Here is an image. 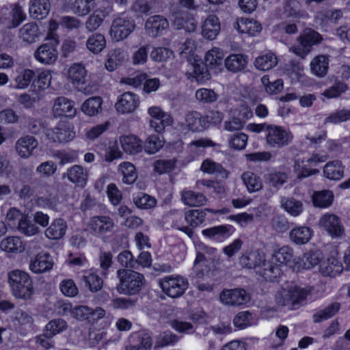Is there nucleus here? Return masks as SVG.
I'll list each match as a JSON object with an SVG mask.
<instances>
[{"instance_id": "7c9ffc66", "label": "nucleus", "mask_w": 350, "mask_h": 350, "mask_svg": "<svg viewBox=\"0 0 350 350\" xmlns=\"http://www.w3.org/2000/svg\"><path fill=\"white\" fill-rule=\"evenodd\" d=\"M0 248L7 253L17 254L25 250V244L20 237L12 236L8 237L1 241Z\"/></svg>"}, {"instance_id": "c85d7f7f", "label": "nucleus", "mask_w": 350, "mask_h": 350, "mask_svg": "<svg viewBox=\"0 0 350 350\" xmlns=\"http://www.w3.org/2000/svg\"><path fill=\"white\" fill-rule=\"evenodd\" d=\"M185 124L193 132H201L206 129L204 116L198 111H190L186 115Z\"/></svg>"}, {"instance_id": "a18cd8bd", "label": "nucleus", "mask_w": 350, "mask_h": 350, "mask_svg": "<svg viewBox=\"0 0 350 350\" xmlns=\"http://www.w3.org/2000/svg\"><path fill=\"white\" fill-rule=\"evenodd\" d=\"M200 169L205 173L219 175L224 178L228 176V171L226 170L221 164L208 159L202 162Z\"/></svg>"}, {"instance_id": "a19ab883", "label": "nucleus", "mask_w": 350, "mask_h": 350, "mask_svg": "<svg viewBox=\"0 0 350 350\" xmlns=\"http://www.w3.org/2000/svg\"><path fill=\"white\" fill-rule=\"evenodd\" d=\"M323 173L328 179L340 180L343 176L344 166L338 160L330 161L325 165Z\"/></svg>"}, {"instance_id": "473e14b6", "label": "nucleus", "mask_w": 350, "mask_h": 350, "mask_svg": "<svg viewBox=\"0 0 350 350\" xmlns=\"http://www.w3.org/2000/svg\"><path fill=\"white\" fill-rule=\"evenodd\" d=\"M313 231L307 226H299L294 228L290 231V239L297 245L307 243L312 236Z\"/></svg>"}, {"instance_id": "4be33fe9", "label": "nucleus", "mask_w": 350, "mask_h": 350, "mask_svg": "<svg viewBox=\"0 0 350 350\" xmlns=\"http://www.w3.org/2000/svg\"><path fill=\"white\" fill-rule=\"evenodd\" d=\"M202 35L208 40L216 38L221 30L219 20L215 15H209L202 25Z\"/></svg>"}, {"instance_id": "3c124183", "label": "nucleus", "mask_w": 350, "mask_h": 350, "mask_svg": "<svg viewBox=\"0 0 350 350\" xmlns=\"http://www.w3.org/2000/svg\"><path fill=\"white\" fill-rule=\"evenodd\" d=\"M340 308V304L339 303H333L323 310H321L314 314L312 317L313 321L314 323H321L325 321L334 316L339 311Z\"/></svg>"}, {"instance_id": "338daca9", "label": "nucleus", "mask_w": 350, "mask_h": 350, "mask_svg": "<svg viewBox=\"0 0 350 350\" xmlns=\"http://www.w3.org/2000/svg\"><path fill=\"white\" fill-rule=\"evenodd\" d=\"M273 259L277 262H289L293 257V249L288 246H284L273 254Z\"/></svg>"}, {"instance_id": "680f3d73", "label": "nucleus", "mask_w": 350, "mask_h": 350, "mask_svg": "<svg viewBox=\"0 0 350 350\" xmlns=\"http://www.w3.org/2000/svg\"><path fill=\"white\" fill-rule=\"evenodd\" d=\"M287 178L288 176L286 173L275 172L268 174L266 180L270 187L278 190L286 182Z\"/></svg>"}, {"instance_id": "cd10ccee", "label": "nucleus", "mask_w": 350, "mask_h": 350, "mask_svg": "<svg viewBox=\"0 0 350 350\" xmlns=\"http://www.w3.org/2000/svg\"><path fill=\"white\" fill-rule=\"evenodd\" d=\"M51 3L49 0H30L29 13L36 19L41 20L49 13Z\"/></svg>"}, {"instance_id": "0e129e2a", "label": "nucleus", "mask_w": 350, "mask_h": 350, "mask_svg": "<svg viewBox=\"0 0 350 350\" xmlns=\"http://www.w3.org/2000/svg\"><path fill=\"white\" fill-rule=\"evenodd\" d=\"M321 40V35L314 31H310L309 32L299 36V42L302 46L310 51L312 46L320 42Z\"/></svg>"}, {"instance_id": "7ed1b4c3", "label": "nucleus", "mask_w": 350, "mask_h": 350, "mask_svg": "<svg viewBox=\"0 0 350 350\" xmlns=\"http://www.w3.org/2000/svg\"><path fill=\"white\" fill-rule=\"evenodd\" d=\"M294 139L293 133L281 126L271 124L265 134L267 144L272 148H282L290 145Z\"/></svg>"}, {"instance_id": "f03ea898", "label": "nucleus", "mask_w": 350, "mask_h": 350, "mask_svg": "<svg viewBox=\"0 0 350 350\" xmlns=\"http://www.w3.org/2000/svg\"><path fill=\"white\" fill-rule=\"evenodd\" d=\"M8 283L15 297L28 299L31 297L33 292L32 281L27 273L20 270L10 272Z\"/></svg>"}, {"instance_id": "4468645a", "label": "nucleus", "mask_w": 350, "mask_h": 350, "mask_svg": "<svg viewBox=\"0 0 350 350\" xmlns=\"http://www.w3.org/2000/svg\"><path fill=\"white\" fill-rule=\"evenodd\" d=\"M139 104V97L133 92H126L118 97L115 107L119 113L125 114L133 112Z\"/></svg>"}, {"instance_id": "5701e85b", "label": "nucleus", "mask_w": 350, "mask_h": 350, "mask_svg": "<svg viewBox=\"0 0 350 350\" xmlns=\"http://www.w3.org/2000/svg\"><path fill=\"white\" fill-rule=\"evenodd\" d=\"M67 75L70 82L77 88L87 82V70L82 64H72L68 70Z\"/></svg>"}, {"instance_id": "f3484780", "label": "nucleus", "mask_w": 350, "mask_h": 350, "mask_svg": "<svg viewBox=\"0 0 350 350\" xmlns=\"http://www.w3.org/2000/svg\"><path fill=\"white\" fill-rule=\"evenodd\" d=\"M250 269L261 275L267 281L273 282L281 275V268L279 264H250Z\"/></svg>"}, {"instance_id": "a878e982", "label": "nucleus", "mask_w": 350, "mask_h": 350, "mask_svg": "<svg viewBox=\"0 0 350 350\" xmlns=\"http://www.w3.org/2000/svg\"><path fill=\"white\" fill-rule=\"evenodd\" d=\"M174 17V25L176 29H184L187 32L196 31L198 23L193 16L186 12H175Z\"/></svg>"}, {"instance_id": "72a5a7b5", "label": "nucleus", "mask_w": 350, "mask_h": 350, "mask_svg": "<svg viewBox=\"0 0 350 350\" xmlns=\"http://www.w3.org/2000/svg\"><path fill=\"white\" fill-rule=\"evenodd\" d=\"M66 229V222L62 219H57L46 230L45 235L49 239L58 240L64 236Z\"/></svg>"}, {"instance_id": "37998d69", "label": "nucleus", "mask_w": 350, "mask_h": 350, "mask_svg": "<svg viewBox=\"0 0 350 350\" xmlns=\"http://www.w3.org/2000/svg\"><path fill=\"white\" fill-rule=\"evenodd\" d=\"M304 265H307V264H304ZM308 265L304 269H310L314 266H318L319 272L323 276L335 277L343 270L342 264H308Z\"/></svg>"}, {"instance_id": "58836bf2", "label": "nucleus", "mask_w": 350, "mask_h": 350, "mask_svg": "<svg viewBox=\"0 0 350 350\" xmlns=\"http://www.w3.org/2000/svg\"><path fill=\"white\" fill-rule=\"evenodd\" d=\"M19 36L27 43L35 42L39 37V28L34 23H27L20 29Z\"/></svg>"}, {"instance_id": "0eeeda50", "label": "nucleus", "mask_w": 350, "mask_h": 350, "mask_svg": "<svg viewBox=\"0 0 350 350\" xmlns=\"http://www.w3.org/2000/svg\"><path fill=\"white\" fill-rule=\"evenodd\" d=\"M46 138L53 143H66L75 137L72 126L66 122H59L53 128L45 130Z\"/></svg>"}, {"instance_id": "c756f323", "label": "nucleus", "mask_w": 350, "mask_h": 350, "mask_svg": "<svg viewBox=\"0 0 350 350\" xmlns=\"http://www.w3.org/2000/svg\"><path fill=\"white\" fill-rule=\"evenodd\" d=\"M247 58L242 54H232L226 57L225 66L232 72H238L244 70L247 65Z\"/></svg>"}, {"instance_id": "393cba45", "label": "nucleus", "mask_w": 350, "mask_h": 350, "mask_svg": "<svg viewBox=\"0 0 350 350\" xmlns=\"http://www.w3.org/2000/svg\"><path fill=\"white\" fill-rule=\"evenodd\" d=\"M233 27L239 32L247 33L250 36H255L259 33L262 27L261 25L252 18H239L233 24Z\"/></svg>"}, {"instance_id": "6ab92c4d", "label": "nucleus", "mask_w": 350, "mask_h": 350, "mask_svg": "<svg viewBox=\"0 0 350 350\" xmlns=\"http://www.w3.org/2000/svg\"><path fill=\"white\" fill-rule=\"evenodd\" d=\"M121 147L125 153L134 155L144 150V142L135 135L122 136L120 138Z\"/></svg>"}, {"instance_id": "bf43d9fd", "label": "nucleus", "mask_w": 350, "mask_h": 350, "mask_svg": "<svg viewBox=\"0 0 350 350\" xmlns=\"http://www.w3.org/2000/svg\"><path fill=\"white\" fill-rule=\"evenodd\" d=\"M133 202L139 208L149 209L156 206L157 201L148 194L139 193L133 196Z\"/></svg>"}, {"instance_id": "423d86ee", "label": "nucleus", "mask_w": 350, "mask_h": 350, "mask_svg": "<svg viewBox=\"0 0 350 350\" xmlns=\"http://www.w3.org/2000/svg\"><path fill=\"white\" fill-rule=\"evenodd\" d=\"M135 24L133 20L124 16L116 18L111 25L109 34L115 42L126 39L133 31Z\"/></svg>"}, {"instance_id": "9b49d317", "label": "nucleus", "mask_w": 350, "mask_h": 350, "mask_svg": "<svg viewBox=\"0 0 350 350\" xmlns=\"http://www.w3.org/2000/svg\"><path fill=\"white\" fill-rule=\"evenodd\" d=\"M222 304L228 306H240L250 299V295L242 288L224 290L219 295Z\"/></svg>"}, {"instance_id": "49530a36", "label": "nucleus", "mask_w": 350, "mask_h": 350, "mask_svg": "<svg viewBox=\"0 0 350 350\" xmlns=\"http://www.w3.org/2000/svg\"><path fill=\"white\" fill-rule=\"evenodd\" d=\"M102 98L99 96H94L87 99L81 106V110L89 116L98 114L102 109Z\"/></svg>"}, {"instance_id": "13d9d810", "label": "nucleus", "mask_w": 350, "mask_h": 350, "mask_svg": "<svg viewBox=\"0 0 350 350\" xmlns=\"http://www.w3.org/2000/svg\"><path fill=\"white\" fill-rule=\"evenodd\" d=\"M350 120V109H341L331 113L324 120V124H340Z\"/></svg>"}, {"instance_id": "aec40b11", "label": "nucleus", "mask_w": 350, "mask_h": 350, "mask_svg": "<svg viewBox=\"0 0 350 350\" xmlns=\"http://www.w3.org/2000/svg\"><path fill=\"white\" fill-rule=\"evenodd\" d=\"M128 53L124 49L121 48L111 49L108 53L105 64V68L107 70L112 72L128 60Z\"/></svg>"}, {"instance_id": "ea45409f", "label": "nucleus", "mask_w": 350, "mask_h": 350, "mask_svg": "<svg viewBox=\"0 0 350 350\" xmlns=\"http://www.w3.org/2000/svg\"><path fill=\"white\" fill-rule=\"evenodd\" d=\"M281 207L293 217L299 216L304 210L303 203L293 198L282 197Z\"/></svg>"}, {"instance_id": "4d7b16f0", "label": "nucleus", "mask_w": 350, "mask_h": 350, "mask_svg": "<svg viewBox=\"0 0 350 350\" xmlns=\"http://www.w3.org/2000/svg\"><path fill=\"white\" fill-rule=\"evenodd\" d=\"M224 57L223 51L217 47H213L208 51L205 55L204 60L207 66H219L222 64Z\"/></svg>"}, {"instance_id": "dca6fc26", "label": "nucleus", "mask_w": 350, "mask_h": 350, "mask_svg": "<svg viewBox=\"0 0 350 350\" xmlns=\"http://www.w3.org/2000/svg\"><path fill=\"white\" fill-rule=\"evenodd\" d=\"M66 178L76 186L84 187L87 183L88 172L81 165H74L62 174V178Z\"/></svg>"}, {"instance_id": "8fccbe9b", "label": "nucleus", "mask_w": 350, "mask_h": 350, "mask_svg": "<svg viewBox=\"0 0 350 350\" xmlns=\"http://www.w3.org/2000/svg\"><path fill=\"white\" fill-rule=\"evenodd\" d=\"M10 14L12 16V18H1V21L8 27H16L25 19V14L23 12L22 8L18 5H16Z\"/></svg>"}, {"instance_id": "9d476101", "label": "nucleus", "mask_w": 350, "mask_h": 350, "mask_svg": "<svg viewBox=\"0 0 350 350\" xmlns=\"http://www.w3.org/2000/svg\"><path fill=\"white\" fill-rule=\"evenodd\" d=\"M169 29L167 19L161 15L150 16L145 23L146 33L152 38L161 36Z\"/></svg>"}, {"instance_id": "39448f33", "label": "nucleus", "mask_w": 350, "mask_h": 350, "mask_svg": "<svg viewBox=\"0 0 350 350\" xmlns=\"http://www.w3.org/2000/svg\"><path fill=\"white\" fill-rule=\"evenodd\" d=\"M159 285L166 295L176 299L185 293L188 288L189 282L180 275H169L160 279Z\"/></svg>"}, {"instance_id": "a211bd4d", "label": "nucleus", "mask_w": 350, "mask_h": 350, "mask_svg": "<svg viewBox=\"0 0 350 350\" xmlns=\"http://www.w3.org/2000/svg\"><path fill=\"white\" fill-rule=\"evenodd\" d=\"M53 113L55 117L73 118L76 115L77 109L74 107L73 101L61 96L55 99Z\"/></svg>"}, {"instance_id": "e2e57ef3", "label": "nucleus", "mask_w": 350, "mask_h": 350, "mask_svg": "<svg viewBox=\"0 0 350 350\" xmlns=\"http://www.w3.org/2000/svg\"><path fill=\"white\" fill-rule=\"evenodd\" d=\"M218 94L211 89L200 88L196 92V99L203 104L214 103L218 99Z\"/></svg>"}, {"instance_id": "f257e3e1", "label": "nucleus", "mask_w": 350, "mask_h": 350, "mask_svg": "<svg viewBox=\"0 0 350 350\" xmlns=\"http://www.w3.org/2000/svg\"><path fill=\"white\" fill-rule=\"evenodd\" d=\"M120 282L117 289L121 294L133 295L137 294L145 283L144 275L129 269H121L117 271Z\"/></svg>"}, {"instance_id": "052dcab7", "label": "nucleus", "mask_w": 350, "mask_h": 350, "mask_svg": "<svg viewBox=\"0 0 350 350\" xmlns=\"http://www.w3.org/2000/svg\"><path fill=\"white\" fill-rule=\"evenodd\" d=\"M96 3L95 0H75L73 3L75 13L84 16L94 9Z\"/></svg>"}, {"instance_id": "c03bdc74", "label": "nucleus", "mask_w": 350, "mask_h": 350, "mask_svg": "<svg viewBox=\"0 0 350 350\" xmlns=\"http://www.w3.org/2000/svg\"><path fill=\"white\" fill-rule=\"evenodd\" d=\"M88 49L94 54L100 53L106 47L105 36L99 33H93L86 42Z\"/></svg>"}, {"instance_id": "bb28decb", "label": "nucleus", "mask_w": 350, "mask_h": 350, "mask_svg": "<svg viewBox=\"0 0 350 350\" xmlns=\"http://www.w3.org/2000/svg\"><path fill=\"white\" fill-rule=\"evenodd\" d=\"M181 200L187 206H201L206 204L207 198L202 193L184 189L181 191Z\"/></svg>"}, {"instance_id": "2f4dec72", "label": "nucleus", "mask_w": 350, "mask_h": 350, "mask_svg": "<svg viewBox=\"0 0 350 350\" xmlns=\"http://www.w3.org/2000/svg\"><path fill=\"white\" fill-rule=\"evenodd\" d=\"M329 58L324 55L316 56L310 62L311 72L320 78L324 77L328 71Z\"/></svg>"}, {"instance_id": "79ce46f5", "label": "nucleus", "mask_w": 350, "mask_h": 350, "mask_svg": "<svg viewBox=\"0 0 350 350\" xmlns=\"http://www.w3.org/2000/svg\"><path fill=\"white\" fill-rule=\"evenodd\" d=\"M241 180L250 193L258 191L262 187L261 178L252 172L243 173Z\"/></svg>"}, {"instance_id": "864d4df0", "label": "nucleus", "mask_w": 350, "mask_h": 350, "mask_svg": "<svg viewBox=\"0 0 350 350\" xmlns=\"http://www.w3.org/2000/svg\"><path fill=\"white\" fill-rule=\"evenodd\" d=\"M333 198L334 196L331 191L323 190L313 194L312 202L315 206L326 208L331 205Z\"/></svg>"}, {"instance_id": "6e6d98bb", "label": "nucleus", "mask_w": 350, "mask_h": 350, "mask_svg": "<svg viewBox=\"0 0 350 350\" xmlns=\"http://www.w3.org/2000/svg\"><path fill=\"white\" fill-rule=\"evenodd\" d=\"M35 72L31 69L27 68L20 71L14 79L16 83L14 88L16 89H25L31 81L33 82Z\"/></svg>"}, {"instance_id": "69168bd1", "label": "nucleus", "mask_w": 350, "mask_h": 350, "mask_svg": "<svg viewBox=\"0 0 350 350\" xmlns=\"http://www.w3.org/2000/svg\"><path fill=\"white\" fill-rule=\"evenodd\" d=\"M51 78L52 77L49 71H42L33 79L32 85L35 88H38V90H45L49 87Z\"/></svg>"}, {"instance_id": "de8ad7c7", "label": "nucleus", "mask_w": 350, "mask_h": 350, "mask_svg": "<svg viewBox=\"0 0 350 350\" xmlns=\"http://www.w3.org/2000/svg\"><path fill=\"white\" fill-rule=\"evenodd\" d=\"M67 329V322L64 319L61 318H57L51 320L46 323L44 328L45 332H46V334H49V336L53 337L64 332Z\"/></svg>"}, {"instance_id": "ddd939ff", "label": "nucleus", "mask_w": 350, "mask_h": 350, "mask_svg": "<svg viewBox=\"0 0 350 350\" xmlns=\"http://www.w3.org/2000/svg\"><path fill=\"white\" fill-rule=\"evenodd\" d=\"M319 224L332 237H340L344 232L340 218L334 214L327 213L323 215Z\"/></svg>"}, {"instance_id": "2eb2a0df", "label": "nucleus", "mask_w": 350, "mask_h": 350, "mask_svg": "<svg viewBox=\"0 0 350 350\" xmlns=\"http://www.w3.org/2000/svg\"><path fill=\"white\" fill-rule=\"evenodd\" d=\"M89 227L95 234L102 237L112 231L114 223L109 216H96L91 218Z\"/></svg>"}, {"instance_id": "603ef678", "label": "nucleus", "mask_w": 350, "mask_h": 350, "mask_svg": "<svg viewBox=\"0 0 350 350\" xmlns=\"http://www.w3.org/2000/svg\"><path fill=\"white\" fill-rule=\"evenodd\" d=\"M163 146V139L157 135H149L144 142V149L148 154L157 153Z\"/></svg>"}, {"instance_id": "774afa93", "label": "nucleus", "mask_w": 350, "mask_h": 350, "mask_svg": "<svg viewBox=\"0 0 350 350\" xmlns=\"http://www.w3.org/2000/svg\"><path fill=\"white\" fill-rule=\"evenodd\" d=\"M261 81L265 88V91L268 94H276L283 89V81L282 79H277L271 82L268 77L264 76L262 77Z\"/></svg>"}, {"instance_id": "f704fd0d", "label": "nucleus", "mask_w": 350, "mask_h": 350, "mask_svg": "<svg viewBox=\"0 0 350 350\" xmlns=\"http://www.w3.org/2000/svg\"><path fill=\"white\" fill-rule=\"evenodd\" d=\"M234 231L233 227L230 225H221L202 230L204 236L210 239H220L228 237Z\"/></svg>"}, {"instance_id": "c9c22d12", "label": "nucleus", "mask_w": 350, "mask_h": 350, "mask_svg": "<svg viewBox=\"0 0 350 350\" xmlns=\"http://www.w3.org/2000/svg\"><path fill=\"white\" fill-rule=\"evenodd\" d=\"M284 12L288 17L295 18H307L309 17L306 11L301 9V4L297 0H288L284 3Z\"/></svg>"}, {"instance_id": "412c9836", "label": "nucleus", "mask_w": 350, "mask_h": 350, "mask_svg": "<svg viewBox=\"0 0 350 350\" xmlns=\"http://www.w3.org/2000/svg\"><path fill=\"white\" fill-rule=\"evenodd\" d=\"M38 146V142L34 137L26 135L17 140L15 148L21 157L28 158Z\"/></svg>"}, {"instance_id": "09e8293b", "label": "nucleus", "mask_w": 350, "mask_h": 350, "mask_svg": "<svg viewBox=\"0 0 350 350\" xmlns=\"http://www.w3.org/2000/svg\"><path fill=\"white\" fill-rule=\"evenodd\" d=\"M206 211L211 212L212 211L209 208H206L204 211L198 209L189 210L185 213V219L191 227H196L204 221Z\"/></svg>"}, {"instance_id": "e433bc0d", "label": "nucleus", "mask_w": 350, "mask_h": 350, "mask_svg": "<svg viewBox=\"0 0 350 350\" xmlns=\"http://www.w3.org/2000/svg\"><path fill=\"white\" fill-rule=\"evenodd\" d=\"M277 64V56L272 53H268L258 56L254 62L256 68L262 71L272 69Z\"/></svg>"}, {"instance_id": "b1692460", "label": "nucleus", "mask_w": 350, "mask_h": 350, "mask_svg": "<svg viewBox=\"0 0 350 350\" xmlns=\"http://www.w3.org/2000/svg\"><path fill=\"white\" fill-rule=\"evenodd\" d=\"M298 31L297 25L294 22L282 21L273 27V36L281 41L287 40L288 36L295 34Z\"/></svg>"}, {"instance_id": "5fc2aeb1", "label": "nucleus", "mask_w": 350, "mask_h": 350, "mask_svg": "<svg viewBox=\"0 0 350 350\" xmlns=\"http://www.w3.org/2000/svg\"><path fill=\"white\" fill-rule=\"evenodd\" d=\"M192 66L193 72L187 73L189 79H195L198 83H203L210 79V74L205 65L196 64Z\"/></svg>"}, {"instance_id": "1a4fd4ad", "label": "nucleus", "mask_w": 350, "mask_h": 350, "mask_svg": "<svg viewBox=\"0 0 350 350\" xmlns=\"http://www.w3.org/2000/svg\"><path fill=\"white\" fill-rule=\"evenodd\" d=\"M58 44L57 38H54L49 42L42 44L34 52L35 59L45 65L54 64L57 59L56 46Z\"/></svg>"}, {"instance_id": "4c0bfd02", "label": "nucleus", "mask_w": 350, "mask_h": 350, "mask_svg": "<svg viewBox=\"0 0 350 350\" xmlns=\"http://www.w3.org/2000/svg\"><path fill=\"white\" fill-rule=\"evenodd\" d=\"M118 171L122 176V182L125 184L131 185L137 178L135 167L131 162L124 161L118 165Z\"/></svg>"}, {"instance_id": "6e6552de", "label": "nucleus", "mask_w": 350, "mask_h": 350, "mask_svg": "<svg viewBox=\"0 0 350 350\" xmlns=\"http://www.w3.org/2000/svg\"><path fill=\"white\" fill-rule=\"evenodd\" d=\"M148 113L152 118L149 121V126L157 133H162L165 127L173 124V118L171 115L163 111L159 107H150L148 109Z\"/></svg>"}, {"instance_id": "20e7f679", "label": "nucleus", "mask_w": 350, "mask_h": 350, "mask_svg": "<svg viewBox=\"0 0 350 350\" xmlns=\"http://www.w3.org/2000/svg\"><path fill=\"white\" fill-rule=\"evenodd\" d=\"M310 293V289L297 285L291 286L288 289L282 288L278 292L276 302L282 306L302 304Z\"/></svg>"}, {"instance_id": "f8f14e48", "label": "nucleus", "mask_w": 350, "mask_h": 350, "mask_svg": "<svg viewBox=\"0 0 350 350\" xmlns=\"http://www.w3.org/2000/svg\"><path fill=\"white\" fill-rule=\"evenodd\" d=\"M152 345V339L150 334L139 331L131 334L126 350H150Z\"/></svg>"}]
</instances>
